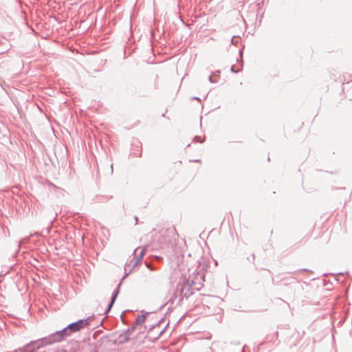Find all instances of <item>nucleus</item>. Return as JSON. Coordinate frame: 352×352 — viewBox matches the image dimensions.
Segmentation results:
<instances>
[{
  "label": "nucleus",
  "instance_id": "20e7f679",
  "mask_svg": "<svg viewBox=\"0 0 352 352\" xmlns=\"http://www.w3.org/2000/svg\"><path fill=\"white\" fill-rule=\"evenodd\" d=\"M146 247L138 248L134 250L133 257L131 260V264L133 265V267L138 266L142 261L144 255Z\"/></svg>",
  "mask_w": 352,
  "mask_h": 352
},
{
  "label": "nucleus",
  "instance_id": "423d86ee",
  "mask_svg": "<svg viewBox=\"0 0 352 352\" xmlns=\"http://www.w3.org/2000/svg\"><path fill=\"white\" fill-rule=\"evenodd\" d=\"M121 285V283H120L118 284V285L117 286L116 289L114 290L113 294H112V296H111V302L109 305V307H108V309L107 311H109L111 308V307L113 306L118 294H119V292H120V286Z\"/></svg>",
  "mask_w": 352,
  "mask_h": 352
},
{
  "label": "nucleus",
  "instance_id": "7ed1b4c3",
  "mask_svg": "<svg viewBox=\"0 0 352 352\" xmlns=\"http://www.w3.org/2000/svg\"><path fill=\"white\" fill-rule=\"evenodd\" d=\"M92 320V318L88 317L86 319L79 320L75 322H72L68 324L66 327L64 328V329H66V334H68L69 337L72 333H76L87 327Z\"/></svg>",
  "mask_w": 352,
  "mask_h": 352
},
{
  "label": "nucleus",
  "instance_id": "4468645a",
  "mask_svg": "<svg viewBox=\"0 0 352 352\" xmlns=\"http://www.w3.org/2000/svg\"><path fill=\"white\" fill-rule=\"evenodd\" d=\"M135 221H136V223H138V217H135Z\"/></svg>",
  "mask_w": 352,
  "mask_h": 352
},
{
  "label": "nucleus",
  "instance_id": "f257e3e1",
  "mask_svg": "<svg viewBox=\"0 0 352 352\" xmlns=\"http://www.w3.org/2000/svg\"><path fill=\"white\" fill-rule=\"evenodd\" d=\"M204 273L201 271L193 272L188 276L187 279L184 277L182 281L180 280L177 285L175 294V298H179V302H181L184 298H188L192 294L191 291L192 287L199 289V287L202 285L204 281Z\"/></svg>",
  "mask_w": 352,
  "mask_h": 352
},
{
  "label": "nucleus",
  "instance_id": "1a4fd4ad",
  "mask_svg": "<svg viewBox=\"0 0 352 352\" xmlns=\"http://www.w3.org/2000/svg\"><path fill=\"white\" fill-rule=\"evenodd\" d=\"M194 140L197 142H202V140L200 139L199 136H195Z\"/></svg>",
  "mask_w": 352,
  "mask_h": 352
},
{
  "label": "nucleus",
  "instance_id": "39448f33",
  "mask_svg": "<svg viewBox=\"0 0 352 352\" xmlns=\"http://www.w3.org/2000/svg\"><path fill=\"white\" fill-rule=\"evenodd\" d=\"M162 234V239H159L160 243L162 244H166L170 241L171 238L175 234V229L174 228H169L167 229H162L160 231Z\"/></svg>",
  "mask_w": 352,
  "mask_h": 352
},
{
  "label": "nucleus",
  "instance_id": "9b49d317",
  "mask_svg": "<svg viewBox=\"0 0 352 352\" xmlns=\"http://www.w3.org/2000/svg\"><path fill=\"white\" fill-rule=\"evenodd\" d=\"M273 338H274L276 340L277 339V338H278V331H276V332L274 333V337H273Z\"/></svg>",
  "mask_w": 352,
  "mask_h": 352
},
{
  "label": "nucleus",
  "instance_id": "6e6552de",
  "mask_svg": "<svg viewBox=\"0 0 352 352\" xmlns=\"http://www.w3.org/2000/svg\"><path fill=\"white\" fill-rule=\"evenodd\" d=\"M239 69H235L234 66L231 67V71L234 73H237L239 72Z\"/></svg>",
  "mask_w": 352,
  "mask_h": 352
},
{
  "label": "nucleus",
  "instance_id": "0eeeda50",
  "mask_svg": "<svg viewBox=\"0 0 352 352\" xmlns=\"http://www.w3.org/2000/svg\"><path fill=\"white\" fill-rule=\"evenodd\" d=\"M148 314V313H146V314L138 316V317L135 319V324L140 325L142 323H144L146 320V318Z\"/></svg>",
  "mask_w": 352,
  "mask_h": 352
},
{
  "label": "nucleus",
  "instance_id": "f8f14e48",
  "mask_svg": "<svg viewBox=\"0 0 352 352\" xmlns=\"http://www.w3.org/2000/svg\"><path fill=\"white\" fill-rule=\"evenodd\" d=\"M208 79H209V81H210V82H214V81L212 80V76H209V78H208Z\"/></svg>",
  "mask_w": 352,
  "mask_h": 352
},
{
  "label": "nucleus",
  "instance_id": "9d476101",
  "mask_svg": "<svg viewBox=\"0 0 352 352\" xmlns=\"http://www.w3.org/2000/svg\"><path fill=\"white\" fill-rule=\"evenodd\" d=\"M3 41L8 42V41L5 38H2L1 39H0V43L1 44H3L4 43Z\"/></svg>",
  "mask_w": 352,
  "mask_h": 352
},
{
  "label": "nucleus",
  "instance_id": "f03ea898",
  "mask_svg": "<svg viewBox=\"0 0 352 352\" xmlns=\"http://www.w3.org/2000/svg\"><path fill=\"white\" fill-rule=\"evenodd\" d=\"M67 337L68 334H66V329H64L63 328L62 330L57 331L47 337L31 342V344L35 346L34 347L39 349L48 344L61 342Z\"/></svg>",
  "mask_w": 352,
  "mask_h": 352
},
{
  "label": "nucleus",
  "instance_id": "ddd939ff",
  "mask_svg": "<svg viewBox=\"0 0 352 352\" xmlns=\"http://www.w3.org/2000/svg\"><path fill=\"white\" fill-rule=\"evenodd\" d=\"M10 50V45H8V46H7V48H6V51H8V50Z\"/></svg>",
  "mask_w": 352,
  "mask_h": 352
}]
</instances>
